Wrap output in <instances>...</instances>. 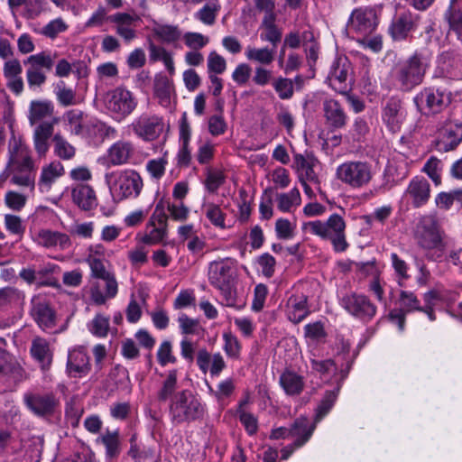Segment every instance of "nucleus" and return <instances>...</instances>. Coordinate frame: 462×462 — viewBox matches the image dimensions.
I'll use <instances>...</instances> for the list:
<instances>
[{
    "label": "nucleus",
    "mask_w": 462,
    "mask_h": 462,
    "mask_svg": "<svg viewBox=\"0 0 462 462\" xmlns=\"http://www.w3.org/2000/svg\"><path fill=\"white\" fill-rule=\"evenodd\" d=\"M323 113L326 125L330 129L343 128L347 122V116L341 104L335 99H326L323 102Z\"/></svg>",
    "instance_id": "nucleus-20"
},
{
    "label": "nucleus",
    "mask_w": 462,
    "mask_h": 462,
    "mask_svg": "<svg viewBox=\"0 0 462 462\" xmlns=\"http://www.w3.org/2000/svg\"><path fill=\"white\" fill-rule=\"evenodd\" d=\"M436 185L441 183L440 172L442 171V162L437 157L431 156L425 163L422 170Z\"/></svg>",
    "instance_id": "nucleus-52"
},
{
    "label": "nucleus",
    "mask_w": 462,
    "mask_h": 462,
    "mask_svg": "<svg viewBox=\"0 0 462 462\" xmlns=\"http://www.w3.org/2000/svg\"><path fill=\"white\" fill-rule=\"evenodd\" d=\"M187 47L193 50H199L205 47L209 39L199 32H186L183 36Z\"/></svg>",
    "instance_id": "nucleus-57"
},
{
    "label": "nucleus",
    "mask_w": 462,
    "mask_h": 462,
    "mask_svg": "<svg viewBox=\"0 0 462 462\" xmlns=\"http://www.w3.org/2000/svg\"><path fill=\"white\" fill-rule=\"evenodd\" d=\"M101 442L106 447V455L109 458L116 457L120 453V440L117 430H106L96 440Z\"/></svg>",
    "instance_id": "nucleus-40"
},
{
    "label": "nucleus",
    "mask_w": 462,
    "mask_h": 462,
    "mask_svg": "<svg viewBox=\"0 0 462 462\" xmlns=\"http://www.w3.org/2000/svg\"><path fill=\"white\" fill-rule=\"evenodd\" d=\"M106 104L111 113L122 119L129 116L135 109L137 100L130 90L123 87H117L107 92Z\"/></svg>",
    "instance_id": "nucleus-10"
},
{
    "label": "nucleus",
    "mask_w": 462,
    "mask_h": 462,
    "mask_svg": "<svg viewBox=\"0 0 462 462\" xmlns=\"http://www.w3.org/2000/svg\"><path fill=\"white\" fill-rule=\"evenodd\" d=\"M15 442L16 436L12 428H0V454H3L8 448H13Z\"/></svg>",
    "instance_id": "nucleus-58"
},
{
    "label": "nucleus",
    "mask_w": 462,
    "mask_h": 462,
    "mask_svg": "<svg viewBox=\"0 0 462 462\" xmlns=\"http://www.w3.org/2000/svg\"><path fill=\"white\" fill-rule=\"evenodd\" d=\"M226 124L221 116L215 115L208 119V131L214 135L217 136L226 132Z\"/></svg>",
    "instance_id": "nucleus-64"
},
{
    "label": "nucleus",
    "mask_w": 462,
    "mask_h": 462,
    "mask_svg": "<svg viewBox=\"0 0 462 462\" xmlns=\"http://www.w3.org/2000/svg\"><path fill=\"white\" fill-rule=\"evenodd\" d=\"M205 216L214 226L221 229L226 228V213L222 211L218 205L214 203L207 204L205 206Z\"/></svg>",
    "instance_id": "nucleus-49"
},
{
    "label": "nucleus",
    "mask_w": 462,
    "mask_h": 462,
    "mask_svg": "<svg viewBox=\"0 0 462 462\" xmlns=\"http://www.w3.org/2000/svg\"><path fill=\"white\" fill-rule=\"evenodd\" d=\"M109 317L97 314L88 324L89 331L97 337H105L109 331Z\"/></svg>",
    "instance_id": "nucleus-50"
},
{
    "label": "nucleus",
    "mask_w": 462,
    "mask_h": 462,
    "mask_svg": "<svg viewBox=\"0 0 462 462\" xmlns=\"http://www.w3.org/2000/svg\"><path fill=\"white\" fill-rule=\"evenodd\" d=\"M225 174L219 170L207 169V176L204 181L205 188L209 193H216L224 184Z\"/></svg>",
    "instance_id": "nucleus-51"
},
{
    "label": "nucleus",
    "mask_w": 462,
    "mask_h": 462,
    "mask_svg": "<svg viewBox=\"0 0 462 462\" xmlns=\"http://www.w3.org/2000/svg\"><path fill=\"white\" fill-rule=\"evenodd\" d=\"M152 229L143 237V242L147 245L160 243L166 235V226L147 225V228Z\"/></svg>",
    "instance_id": "nucleus-56"
},
{
    "label": "nucleus",
    "mask_w": 462,
    "mask_h": 462,
    "mask_svg": "<svg viewBox=\"0 0 462 462\" xmlns=\"http://www.w3.org/2000/svg\"><path fill=\"white\" fill-rule=\"evenodd\" d=\"M54 152L62 160H70L75 156L76 149L60 134L53 136Z\"/></svg>",
    "instance_id": "nucleus-45"
},
{
    "label": "nucleus",
    "mask_w": 462,
    "mask_h": 462,
    "mask_svg": "<svg viewBox=\"0 0 462 462\" xmlns=\"http://www.w3.org/2000/svg\"><path fill=\"white\" fill-rule=\"evenodd\" d=\"M112 23L116 24V33L130 42L136 37L135 27L140 22V17L136 14H130L127 13H116L109 17Z\"/></svg>",
    "instance_id": "nucleus-19"
},
{
    "label": "nucleus",
    "mask_w": 462,
    "mask_h": 462,
    "mask_svg": "<svg viewBox=\"0 0 462 462\" xmlns=\"http://www.w3.org/2000/svg\"><path fill=\"white\" fill-rule=\"evenodd\" d=\"M427 68L422 55L415 52L395 66L393 78L402 91H411L422 83Z\"/></svg>",
    "instance_id": "nucleus-5"
},
{
    "label": "nucleus",
    "mask_w": 462,
    "mask_h": 462,
    "mask_svg": "<svg viewBox=\"0 0 462 462\" xmlns=\"http://www.w3.org/2000/svg\"><path fill=\"white\" fill-rule=\"evenodd\" d=\"M257 263L265 277L271 278L274 274L276 261L273 255L263 254L258 257Z\"/></svg>",
    "instance_id": "nucleus-59"
},
{
    "label": "nucleus",
    "mask_w": 462,
    "mask_h": 462,
    "mask_svg": "<svg viewBox=\"0 0 462 462\" xmlns=\"http://www.w3.org/2000/svg\"><path fill=\"white\" fill-rule=\"evenodd\" d=\"M245 57L247 60L258 62L262 65H269L274 60L275 49L254 48L248 46L245 49Z\"/></svg>",
    "instance_id": "nucleus-41"
},
{
    "label": "nucleus",
    "mask_w": 462,
    "mask_h": 462,
    "mask_svg": "<svg viewBox=\"0 0 462 462\" xmlns=\"http://www.w3.org/2000/svg\"><path fill=\"white\" fill-rule=\"evenodd\" d=\"M449 29L462 40V0H450L449 6L444 14Z\"/></svg>",
    "instance_id": "nucleus-34"
},
{
    "label": "nucleus",
    "mask_w": 462,
    "mask_h": 462,
    "mask_svg": "<svg viewBox=\"0 0 462 462\" xmlns=\"http://www.w3.org/2000/svg\"><path fill=\"white\" fill-rule=\"evenodd\" d=\"M36 242L46 248L59 247L61 250L70 246V239L68 235L50 229H41L35 237Z\"/></svg>",
    "instance_id": "nucleus-29"
},
{
    "label": "nucleus",
    "mask_w": 462,
    "mask_h": 462,
    "mask_svg": "<svg viewBox=\"0 0 462 462\" xmlns=\"http://www.w3.org/2000/svg\"><path fill=\"white\" fill-rule=\"evenodd\" d=\"M260 29L262 30L260 38L263 42H268L275 49L282 41V32L274 24L273 18L265 16L262 22Z\"/></svg>",
    "instance_id": "nucleus-38"
},
{
    "label": "nucleus",
    "mask_w": 462,
    "mask_h": 462,
    "mask_svg": "<svg viewBox=\"0 0 462 462\" xmlns=\"http://www.w3.org/2000/svg\"><path fill=\"white\" fill-rule=\"evenodd\" d=\"M277 207L281 211H290L292 207L300 204V194L298 189L294 188L288 193H280L276 196Z\"/></svg>",
    "instance_id": "nucleus-44"
},
{
    "label": "nucleus",
    "mask_w": 462,
    "mask_h": 462,
    "mask_svg": "<svg viewBox=\"0 0 462 462\" xmlns=\"http://www.w3.org/2000/svg\"><path fill=\"white\" fill-rule=\"evenodd\" d=\"M66 30L67 25L62 19L59 18L50 22L46 26H44L42 33L51 39H54L59 33Z\"/></svg>",
    "instance_id": "nucleus-61"
},
{
    "label": "nucleus",
    "mask_w": 462,
    "mask_h": 462,
    "mask_svg": "<svg viewBox=\"0 0 462 462\" xmlns=\"http://www.w3.org/2000/svg\"><path fill=\"white\" fill-rule=\"evenodd\" d=\"M310 313L308 297L303 293L293 294L287 300L288 319L297 324L302 321Z\"/></svg>",
    "instance_id": "nucleus-28"
},
{
    "label": "nucleus",
    "mask_w": 462,
    "mask_h": 462,
    "mask_svg": "<svg viewBox=\"0 0 462 462\" xmlns=\"http://www.w3.org/2000/svg\"><path fill=\"white\" fill-rule=\"evenodd\" d=\"M315 420L310 423L308 418L300 417L294 420L291 426V437H297L295 439L296 446H303L311 437L316 429Z\"/></svg>",
    "instance_id": "nucleus-32"
},
{
    "label": "nucleus",
    "mask_w": 462,
    "mask_h": 462,
    "mask_svg": "<svg viewBox=\"0 0 462 462\" xmlns=\"http://www.w3.org/2000/svg\"><path fill=\"white\" fill-rule=\"evenodd\" d=\"M54 106L50 101L33 100L30 104L28 120L31 125L43 121L46 118H53Z\"/></svg>",
    "instance_id": "nucleus-33"
},
{
    "label": "nucleus",
    "mask_w": 462,
    "mask_h": 462,
    "mask_svg": "<svg viewBox=\"0 0 462 462\" xmlns=\"http://www.w3.org/2000/svg\"><path fill=\"white\" fill-rule=\"evenodd\" d=\"M60 122L58 117H53L51 121L41 122L33 131V144L37 154L42 157L49 150V140L53 134L54 125Z\"/></svg>",
    "instance_id": "nucleus-17"
},
{
    "label": "nucleus",
    "mask_w": 462,
    "mask_h": 462,
    "mask_svg": "<svg viewBox=\"0 0 462 462\" xmlns=\"http://www.w3.org/2000/svg\"><path fill=\"white\" fill-rule=\"evenodd\" d=\"M272 87L279 98L282 100L291 99L294 95V88H292L291 79L282 76L275 77Z\"/></svg>",
    "instance_id": "nucleus-47"
},
{
    "label": "nucleus",
    "mask_w": 462,
    "mask_h": 462,
    "mask_svg": "<svg viewBox=\"0 0 462 462\" xmlns=\"http://www.w3.org/2000/svg\"><path fill=\"white\" fill-rule=\"evenodd\" d=\"M405 117L402 101L396 97H391L385 104L383 110V120L390 128L395 132L400 129Z\"/></svg>",
    "instance_id": "nucleus-22"
},
{
    "label": "nucleus",
    "mask_w": 462,
    "mask_h": 462,
    "mask_svg": "<svg viewBox=\"0 0 462 462\" xmlns=\"http://www.w3.org/2000/svg\"><path fill=\"white\" fill-rule=\"evenodd\" d=\"M241 423L244 425L248 434L254 435L258 429L257 419L250 412L245 410L236 411Z\"/></svg>",
    "instance_id": "nucleus-60"
},
{
    "label": "nucleus",
    "mask_w": 462,
    "mask_h": 462,
    "mask_svg": "<svg viewBox=\"0 0 462 462\" xmlns=\"http://www.w3.org/2000/svg\"><path fill=\"white\" fill-rule=\"evenodd\" d=\"M134 152V144L128 141H118L107 151V160L114 165H123L129 162Z\"/></svg>",
    "instance_id": "nucleus-30"
},
{
    "label": "nucleus",
    "mask_w": 462,
    "mask_h": 462,
    "mask_svg": "<svg viewBox=\"0 0 462 462\" xmlns=\"http://www.w3.org/2000/svg\"><path fill=\"white\" fill-rule=\"evenodd\" d=\"M400 304L402 310H393L390 313V319L393 321H396L398 323L400 330H402L405 323L404 312L420 310L421 307L420 306V301L417 299V297L412 292L405 291H401Z\"/></svg>",
    "instance_id": "nucleus-26"
},
{
    "label": "nucleus",
    "mask_w": 462,
    "mask_h": 462,
    "mask_svg": "<svg viewBox=\"0 0 462 462\" xmlns=\"http://www.w3.org/2000/svg\"><path fill=\"white\" fill-rule=\"evenodd\" d=\"M406 194L412 199L415 208L421 207L428 202L430 196L429 181L423 177L413 178L406 189Z\"/></svg>",
    "instance_id": "nucleus-27"
},
{
    "label": "nucleus",
    "mask_w": 462,
    "mask_h": 462,
    "mask_svg": "<svg viewBox=\"0 0 462 462\" xmlns=\"http://www.w3.org/2000/svg\"><path fill=\"white\" fill-rule=\"evenodd\" d=\"M339 388L333 391H327L322 400L316 408L315 423L319 422L332 409L337 398Z\"/></svg>",
    "instance_id": "nucleus-42"
},
{
    "label": "nucleus",
    "mask_w": 462,
    "mask_h": 462,
    "mask_svg": "<svg viewBox=\"0 0 462 462\" xmlns=\"http://www.w3.org/2000/svg\"><path fill=\"white\" fill-rule=\"evenodd\" d=\"M10 182L12 184L34 189L36 167L7 165Z\"/></svg>",
    "instance_id": "nucleus-25"
},
{
    "label": "nucleus",
    "mask_w": 462,
    "mask_h": 462,
    "mask_svg": "<svg viewBox=\"0 0 462 462\" xmlns=\"http://www.w3.org/2000/svg\"><path fill=\"white\" fill-rule=\"evenodd\" d=\"M106 180L114 199L117 200L137 198L143 187V179L134 170L111 172L106 174Z\"/></svg>",
    "instance_id": "nucleus-6"
},
{
    "label": "nucleus",
    "mask_w": 462,
    "mask_h": 462,
    "mask_svg": "<svg viewBox=\"0 0 462 462\" xmlns=\"http://www.w3.org/2000/svg\"><path fill=\"white\" fill-rule=\"evenodd\" d=\"M43 0H27L24 6V15L28 19H34L38 17L44 10Z\"/></svg>",
    "instance_id": "nucleus-62"
},
{
    "label": "nucleus",
    "mask_w": 462,
    "mask_h": 462,
    "mask_svg": "<svg viewBox=\"0 0 462 462\" xmlns=\"http://www.w3.org/2000/svg\"><path fill=\"white\" fill-rule=\"evenodd\" d=\"M89 265L91 275L105 282V292L101 290L99 282H95L90 287V299L96 305H104L107 300L116 297L118 291V284L116 276L106 267V261L97 256V252L89 254L86 259Z\"/></svg>",
    "instance_id": "nucleus-2"
},
{
    "label": "nucleus",
    "mask_w": 462,
    "mask_h": 462,
    "mask_svg": "<svg viewBox=\"0 0 462 462\" xmlns=\"http://www.w3.org/2000/svg\"><path fill=\"white\" fill-rule=\"evenodd\" d=\"M458 131H461V129L457 125H449L443 130L442 142L446 152L454 150L461 143L462 134H459Z\"/></svg>",
    "instance_id": "nucleus-48"
},
{
    "label": "nucleus",
    "mask_w": 462,
    "mask_h": 462,
    "mask_svg": "<svg viewBox=\"0 0 462 462\" xmlns=\"http://www.w3.org/2000/svg\"><path fill=\"white\" fill-rule=\"evenodd\" d=\"M452 100L451 92L443 88H425L414 97L417 107L438 114L447 108Z\"/></svg>",
    "instance_id": "nucleus-9"
},
{
    "label": "nucleus",
    "mask_w": 462,
    "mask_h": 462,
    "mask_svg": "<svg viewBox=\"0 0 462 462\" xmlns=\"http://www.w3.org/2000/svg\"><path fill=\"white\" fill-rule=\"evenodd\" d=\"M375 12L371 8H358L352 12L346 24L349 32L362 36L370 34L376 26Z\"/></svg>",
    "instance_id": "nucleus-13"
},
{
    "label": "nucleus",
    "mask_w": 462,
    "mask_h": 462,
    "mask_svg": "<svg viewBox=\"0 0 462 462\" xmlns=\"http://www.w3.org/2000/svg\"><path fill=\"white\" fill-rule=\"evenodd\" d=\"M30 354L40 365L42 371L50 369L52 363L53 353L47 339L39 336L34 337L32 340Z\"/></svg>",
    "instance_id": "nucleus-21"
},
{
    "label": "nucleus",
    "mask_w": 462,
    "mask_h": 462,
    "mask_svg": "<svg viewBox=\"0 0 462 462\" xmlns=\"http://www.w3.org/2000/svg\"><path fill=\"white\" fill-rule=\"evenodd\" d=\"M157 359L162 366L176 363L177 359L172 354V346L170 341L165 340L160 345L157 352Z\"/></svg>",
    "instance_id": "nucleus-55"
},
{
    "label": "nucleus",
    "mask_w": 462,
    "mask_h": 462,
    "mask_svg": "<svg viewBox=\"0 0 462 462\" xmlns=\"http://www.w3.org/2000/svg\"><path fill=\"white\" fill-rule=\"evenodd\" d=\"M73 202L82 210L88 211L97 206V199L93 188L88 184H77L71 189Z\"/></svg>",
    "instance_id": "nucleus-24"
},
{
    "label": "nucleus",
    "mask_w": 462,
    "mask_h": 462,
    "mask_svg": "<svg viewBox=\"0 0 462 462\" xmlns=\"http://www.w3.org/2000/svg\"><path fill=\"white\" fill-rule=\"evenodd\" d=\"M63 172L64 168L59 162H54L47 166H44L42 170L41 177L38 182L41 191L48 192L55 180L60 177Z\"/></svg>",
    "instance_id": "nucleus-35"
},
{
    "label": "nucleus",
    "mask_w": 462,
    "mask_h": 462,
    "mask_svg": "<svg viewBox=\"0 0 462 462\" xmlns=\"http://www.w3.org/2000/svg\"><path fill=\"white\" fill-rule=\"evenodd\" d=\"M219 10L220 5L217 2L207 3L194 16L205 25L212 26L216 23Z\"/></svg>",
    "instance_id": "nucleus-43"
},
{
    "label": "nucleus",
    "mask_w": 462,
    "mask_h": 462,
    "mask_svg": "<svg viewBox=\"0 0 462 462\" xmlns=\"http://www.w3.org/2000/svg\"><path fill=\"white\" fill-rule=\"evenodd\" d=\"M32 153L30 148L21 136L14 134L8 141V162L7 165L23 159L25 155Z\"/></svg>",
    "instance_id": "nucleus-37"
},
{
    "label": "nucleus",
    "mask_w": 462,
    "mask_h": 462,
    "mask_svg": "<svg viewBox=\"0 0 462 462\" xmlns=\"http://www.w3.org/2000/svg\"><path fill=\"white\" fill-rule=\"evenodd\" d=\"M152 31L160 40L168 43L178 41L181 36V32L176 25L156 24Z\"/></svg>",
    "instance_id": "nucleus-46"
},
{
    "label": "nucleus",
    "mask_w": 462,
    "mask_h": 462,
    "mask_svg": "<svg viewBox=\"0 0 462 462\" xmlns=\"http://www.w3.org/2000/svg\"><path fill=\"white\" fill-rule=\"evenodd\" d=\"M208 279L210 284L220 291L225 304L234 307L236 303L234 263L230 259L210 263Z\"/></svg>",
    "instance_id": "nucleus-4"
},
{
    "label": "nucleus",
    "mask_w": 462,
    "mask_h": 462,
    "mask_svg": "<svg viewBox=\"0 0 462 462\" xmlns=\"http://www.w3.org/2000/svg\"><path fill=\"white\" fill-rule=\"evenodd\" d=\"M280 384L289 395L300 394L304 386L302 377L297 374L286 371L280 376Z\"/></svg>",
    "instance_id": "nucleus-39"
},
{
    "label": "nucleus",
    "mask_w": 462,
    "mask_h": 462,
    "mask_svg": "<svg viewBox=\"0 0 462 462\" xmlns=\"http://www.w3.org/2000/svg\"><path fill=\"white\" fill-rule=\"evenodd\" d=\"M54 58L55 55L50 51H42L29 56L23 60V65L26 67V70L34 73H46L52 69Z\"/></svg>",
    "instance_id": "nucleus-31"
},
{
    "label": "nucleus",
    "mask_w": 462,
    "mask_h": 462,
    "mask_svg": "<svg viewBox=\"0 0 462 462\" xmlns=\"http://www.w3.org/2000/svg\"><path fill=\"white\" fill-rule=\"evenodd\" d=\"M172 84L170 79L162 74H157L153 80V93L159 104L168 107L171 104Z\"/></svg>",
    "instance_id": "nucleus-36"
},
{
    "label": "nucleus",
    "mask_w": 462,
    "mask_h": 462,
    "mask_svg": "<svg viewBox=\"0 0 462 462\" xmlns=\"http://www.w3.org/2000/svg\"><path fill=\"white\" fill-rule=\"evenodd\" d=\"M91 369L89 356L82 348H75L69 352L67 361V373L69 376L81 378L87 375Z\"/></svg>",
    "instance_id": "nucleus-18"
},
{
    "label": "nucleus",
    "mask_w": 462,
    "mask_h": 462,
    "mask_svg": "<svg viewBox=\"0 0 462 462\" xmlns=\"http://www.w3.org/2000/svg\"><path fill=\"white\" fill-rule=\"evenodd\" d=\"M415 238L418 245L424 249L442 251L446 245L443 232L434 215H425L420 217L415 229Z\"/></svg>",
    "instance_id": "nucleus-8"
},
{
    "label": "nucleus",
    "mask_w": 462,
    "mask_h": 462,
    "mask_svg": "<svg viewBox=\"0 0 462 462\" xmlns=\"http://www.w3.org/2000/svg\"><path fill=\"white\" fill-rule=\"evenodd\" d=\"M348 73L349 64L346 58H338L333 62L327 80L334 90L344 94L348 89Z\"/></svg>",
    "instance_id": "nucleus-16"
},
{
    "label": "nucleus",
    "mask_w": 462,
    "mask_h": 462,
    "mask_svg": "<svg viewBox=\"0 0 462 462\" xmlns=\"http://www.w3.org/2000/svg\"><path fill=\"white\" fill-rule=\"evenodd\" d=\"M342 307L352 316L363 320L371 319L376 313V307L363 294H346L341 299Z\"/></svg>",
    "instance_id": "nucleus-11"
},
{
    "label": "nucleus",
    "mask_w": 462,
    "mask_h": 462,
    "mask_svg": "<svg viewBox=\"0 0 462 462\" xmlns=\"http://www.w3.org/2000/svg\"><path fill=\"white\" fill-rule=\"evenodd\" d=\"M24 401L27 407L39 416H46L53 413L57 404L52 394H26Z\"/></svg>",
    "instance_id": "nucleus-23"
},
{
    "label": "nucleus",
    "mask_w": 462,
    "mask_h": 462,
    "mask_svg": "<svg viewBox=\"0 0 462 462\" xmlns=\"http://www.w3.org/2000/svg\"><path fill=\"white\" fill-rule=\"evenodd\" d=\"M302 230L331 242L337 252H344L348 247L346 239V222L338 214L331 215L327 221H310L302 225Z\"/></svg>",
    "instance_id": "nucleus-3"
},
{
    "label": "nucleus",
    "mask_w": 462,
    "mask_h": 462,
    "mask_svg": "<svg viewBox=\"0 0 462 462\" xmlns=\"http://www.w3.org/2000/svg\"><path fill=\"white\" fill-rule=\"evenodd\" d=\"M208 69L209 74H222L226 69V60L215 51L208 56Z\"/></svg>",
    "instance_id": "nucleus-54"
},
{
    "label": "nucleus",
    "mask_w": 462,
    "mask_h": 462,
    "mask_svg": "<svg viewBox=\"0 0 462 462\" xmlns=\"http://www.w3.org/2000/svg\"><path fill=\"white\" fill-rule=\"evenodd\" d=\"M134 133L144 141L155 140L162 131V118L157 115L143 113L132 123Z\"/></svg>",
    "instance_id": "nucleus-12"
},
{
    "label": "nucleus",
    "mask_w": 462,
    "mask_h": 462,
    "mask_svg": "<svg viewBox=\"0 0 462 462\" xmlns=\"http://www.w3.org/2000/svg\"><path fill=\"white\" fill-rule=\"evenodd\" d=\"M178 321L180 323V328L183 334L189 335L198 333L199 325L197 319H190L186 314H181L179 317Z\"/></svg>",
    "instance_id": "nucleus-63"
},
{
    "label": "nucleus",
    "mask_w": 462,
    "mask_h": 462,
    "mask_svg": "<svg viewBox=\"0 0 462 462\" xmlns=\"http://www.w3.org/2000/svg\"><path fill=\"white\" fill-rule=\"evenodd\" d=\"M420 16L411 11L399 14L392 22L390 33L394 41H403L409 37L420 23Z\"/></svg>",
    "instance_id": "nucleus-14"
},
{
    "label": "nucleus",
    "mask_w": 462,
    "mask_h": 462,
    "mask_svg": "<svg viewBox=\"0 0 462 462\" xmlns=\"http://www.w3.org/2000/svg\"><path fill=\"white\" fill-rule=\"evenodd\" d=\"M30 314L43 331L52 328L56 325L55 311L45 300H32Z\"/></svg>",
    "instance_id": "nucleus-15"
},
{
    "label": "nucleus",
    "mask_w": 462,
    "mask_h": 462,
    "mask_svg": "<svg viewBox=\"0 0 462 462\" xmlns=\"http://www.w3.org/2000/svg\"><path fill=\"white\" fill-rule=\"evenodd\" d=\"M178 390V373L173 369L168 372L157 392L161 402L170 401L169 416L174 425L189 423L200 420L205 407L200 400L189 390Z\"/></svg>",
    "instance_id": "nucleus-1"
},
{
    "label": "nucleus",
    "mask_w": 462,
    "mask_h": 462,
    "mask_svg": "<svg viewBox=\"0 0 462 462\" xmlns=\"http://www.w3.org/2000/svg\"><path fill=\"white\" fill-rule=\"evenodd\" d=\"M374 174L373 165L365 161H349L337 168V178L344 184L361 189L367 186Z\"/></svg>",
    "instance_id": "nucleus-7"
},
{
    "label": "nucleus",
    "mask_w": 462,
    "mask_h": 462,
    "mask_svg": "<svg viewBox=\"0 0 462 462\" xmlns=\"http://www.w3.org/2000/svg\"><path fill=\"white\" fill-rule=\"evenodd\" d=\"M275 77L273 76V72L271 69H268L263 66L255 67L253 76V82L259 87H265L269 84L273 85V79Z\"/></svg>",
    "instance_id": "nucleus-53"
}]
</instances>
